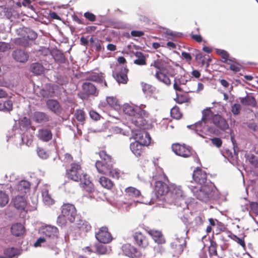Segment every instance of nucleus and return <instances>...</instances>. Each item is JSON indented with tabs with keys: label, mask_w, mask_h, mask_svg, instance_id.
<instances>
[{
	"label": "nucleus",
	"mask_w": 258,
	"mask_h": 258,
	"mask_svg": "<svg viewBox=\"0 0 258 258\" xmlns=\"http://www.w3.org/2000/svg\"><path fill=\"white\" fill-rule=\"evenodd\" d=\"M106 102L115 110H119L121 108V105L119 103L118 100L115 97H107Z\"/></svg>",
	"instance_id": "obj_39"
},
{
	"label": "nucleus",
	"mask_w": 258,
	"mask_h": 258,
	"mask_svg": "<svg viewBox=\"0 0 258 258\" xmlns=\"http://www.w3.org/2000/svg\"><path fill=\"white\" fill-rule=\"evenodd\" d=\"M13 110V102L9 99L0 100V111L10 112Z\"/></svg>",
	"instance_id": "obj_38"
},
{
	"label": "nucleus",
	"mask_w": 258,
	"mask_h": 258,
	"mask_svg": "<svg viewBox=\"0 0 258 258\" xmlns=\"http://www.w3.org/2000/svg\"><path fill=\"white\" fill-rule=\"evenodd\" d=\"M66 174L69 179L75 181H79V179L83 174L82 173L80 165L77 163H72L71 168L67 170Z\"/></svg>",
	"instance_id": "obj_10"
},
{
	"label": "nucleus",
	"mask_w": 258,
	"mask_h": 258,
	"mask_svg": "<svg viewBox=\"0 0 258 258\" xmlns=\"http://www.w3.org/2000/svg\"><path fill=\"white\" fill-rule=\"evenodd\" d=\"M241 66L237 62L230 64L229 69L231 71L237 73L240 71Z\"/></svg>",
	"instance_id": "obj_62"
},
{
	"label": "nucleus",
	"mask_w": 258,
	"mask_h": 258,
	"mask_svg": "<svg viewBox=\"0 0 258 258\" xmlns=\"http://www.w3.org/2000/svg\"><path fill=\"white\" fill-rule=\"evenodd\" d=\"M33 120L37 123H44L49 121L50 116L42 111H35L33 114Z\"/></svg>",
	"instance_id": "obj_20"
},
{
	"label": "nucleus",
	"mask_w": 258,
	"mask_h": 258,
	"mask_svg": "<svg viewBox=\"0 0 258 258\" xmlns=\"http://www.w3.org/2000/svg\"><path fill=\"white\" fill-rule=\"evenodd\" d=\"M100 184L107 189H110L113 185V182L108 178L102 176L99 179Z\"/></svg>",
	"instance_id": "obj_41"
},
{
	"label": "nucleus",
	"mask_w": 258,
	"mask_h": 258,
	"mask_svg": "<svg viewBox=\"0 0 258 258\" xmlns=\"http://www.w3.org/2000/svg\"><path fill=\"white\" fill-rule=\"evenodd\" d=\"M21 123L23 127L29 128L31 126V120L29 118L25 116L22 119Z\"/></svg>",
	"instance_id": "obj_60"
},
{
	"label": "nucleus",
	"mask_w": 258,
	"mask_h": 258,
	"mask_svg": "<svg viewBox=\"0 0 258 258\" xmlns=\"http://www.w3.org/2000/svg\"><path fill=\"white\" fill-rule=\"evenodd\" d=\"M0 16L2 18H6L13 21L19 16L18 12L15 9L10 7H0Z\"/></svg>",
	"instance_id": "obj_15"
},
{
	"label": "nucleus",
	"mask_w": 258,
	"mask_h": 258,
	"mask_svg": "<svg viewBox=\"0 0 258 258\" xmlns=\"http://www.w3.org/2000/svg\"><path fill=\"white\" fill-rule=\"evenodd\" d=\"M11 232L13 235L20 236L24 233L25 228L22 224L17 223L11 226Z\"/></svg>",
	"instance_id": "obj_35"
},
{
	"label": "nucleus",
	"mask_w": 258,
	"mask_h": 258,
	"mask_svg": "<svg viewBox=\"0 0 258 258\" xmlns=\"http://www.w3.org/2000/svg\"><path fill=\"white\" fill-rule=\"evenodd\" d=\"M249 163L255 168H258V157L251 154L247 158Z\"/></svg>",
	"instance_id": "obj_52"
},
{
	"label": "nucleus",
	"mask_w": 258,
	"mask_h": 258,
	"mask_svg": "<svg viewBox=\"0 0 258 258\" xmlns=\"http://www.w3.org/2000/svg\"><path fill=\"white\" fill-rule=\"evenodd\" d=\"M82 91L80 94V98L83 99H87L90 96H97L98 91L96 87L92 83L85 82L82 84Z\"/></svg>",
	"instance_id": "obj_5"
},
{
	"label": "nucleus",
	"mask_w": 258,
	"mask_h": 258,
	"mask_svg": "<svg viewBox=\"0 0 258 258\" xmlns=\"http://www.w3.org/2000/svg\"><path fill=\"white\" fill-rule=\"evenodd\" d=\"M46 104L49 110L54 113L60 112L61 107L58 101L55 99H50L47 100Z\"/></svg>",
	"instance_id": "obj_26"
},
{
	"label": "nucleus",
	"mask_w": 258,
	"mask_h": 258,
	"mask_svg": "<svg viewBox=\"0 0 258 258\" xmlns=\"http://www.w3.org/2000/svg\"><path fill=\"white\" fill-rule=\"evenodd\" d=\"M42 233L47 239V243H56L58 238V230L54 226L47 225L42 229Z\"/></svg>",
	"instance_id": "obj_6"
},
{
	"label": "nucleus",
	"mask_w": 258,
	"mask_h": 258,
	"mask_svg": "<svg viewBox=\"0 0 258 258\" xmlns=\"http://www.w3.org/2000/svg\"><path fill=\"white\" fill-rule=\"evenodd\" d=\"M113 161H107L105 162L104 161H97L95 163V167L98 172L102 174H106L107 169H110L111 165L113 164Z\"/></svg>",
	"instance_id": "obj_28"
},
{
	"label": "nucleus",
	"mask_w": 258,
	"mask_h": 258,
	"mask_svg": "<svg viewBox=\"0 0 258 258\" xmlns=\"http://www.w3.org/2000/svg\"><path fill=\"white\" fill-rule=\"evenodd\" d=\"M16 33L19 36L16 40V43L24 47H30L38 37L37 32L29 27L19 28Z\"/></svg>",
	"instance_id": "obj_3"
},
{
	"label": "nucleus",
	"mask_w": 258,
	"mask_h": 258,
	"mask_svg": "<svg viewBox=\"0 0 258 258\" xmlns=\"http://www.w3.org/2000/svg\"><path fill=\"white\" fill-rule=\"evenodd\" d=\"M152 236L155 242L158 244H163L165 242V240L163 238L161 232L156 231L152 234Z\"/></svg>",
	"instance_id": "obj_44"
},
{
	"label": "nucleus",
	"mask_w": 258,
	"mask_h": 258,
	"mask_svg": "<svg viewBox=\"0 0 258 258\" xmlns=\"http://www.w3.org/2000/svg\"><path fill=\"white\" fill-rule=\"evenodd\" d=\"M183 240L182 244H176L175 242H171L170 243V247L173 253V256H178L180 255L186 246V241L184 238L182 239Z\"/></svg>",
	"instance_id": "obj_27"
},
{
	"label": "nucleus",
	"mask_w": 258,
	"mask_h": 258,
	"mask_svg": "<svg viewBox=\"0 0 258 258\" xmlns=\"http://www.w3.org/2000/svg\"><path fill=\"white\" fill-rule=\"evenodd\" d=\"M85 112L82 109H77L75 113V116L79 122H82L85 120Z\"/></svg>",
	"instance_id": "obj_50"
},
{
	"label": "nucleus",
	"mask_w": 258,
	"mask_h": 258,
	"mask_svg": "<svg viewBox=\"0 0 258 258\" xmlns=\"http://www.w3.org/2000/svg\"><path fill=\"white\" fill-rule=\"evenodd\" d=\"M31 72L36 75H40L44 73L45 68L39 62H34L31 64Z\"/></svg>",
	"instance_id": "obj_36"
},
{
	"label": "nucleus",
	"mask_w": 258,
	"mask_h": 258,
	"mask_svg": "<svg viewBox=\"0 0 258 258\" xmlns=\"http://www.w3.org/2000/svg\"><path fill=\"white\" fill-rule=\"evenodd\" d=\"M251 211L256 216L258 215V203L256 202H251L250 204Z\"/></svg>",
	"instance_id": "obj_64"
},
{
	"label": "nucleus",
	"mask_w": 258,
	"mask_h": 258,
	"mask_svg": "<svg viewBox=\"0 0 258 258\" xmlns=\"http://www.w3.org/2000/svg\"><path fill=\"white\" fill-rule=\"evenodd\" d=\"M146 106L141 104L140 106H133L126 103L122 106L123 112L131 116L132 122L136 126H144L147 124L145 119L148 116V112L144 109Z\"/></svg>",
	"instance_id": "obj_2"
},
{
	"label": "nucleus",
	"mask_w": 258,
	"mask_h": 258,
	"mask_svg": "<svg viewBox=\"0 0 258 258\" xmlns=\"http://www.w3.org/2000/svg\"><path fill=\"white\" fill-rule=\"evenodd\" d=\"M167 74H168L167 70L162 73L156 72L155 76L158 80L169 86L171 84V81Z\"/></svg>",
	"instance_id": "obj_37"
},
{
	"label": "nucleus",
	"mask_w": 258,
	"mask_h": 258,
	"mask_svg": "<svg viewBox=\"0 0 258 258\" xmlns=\"http://www.w3.org/2000/svg\"><path fill=\"white\" fill-rule=\"evenodd\" d=\"M40 95L43 98H50L54 96V90L51 85H47L40 91Z\"/></svg>",
	"instance_id": "obj_33"
},
{
	"label": "nucleus",
	"mask_w": 258,
	"mask_h": 258,
	"mask_svg": "<svg viewBox=\"0 0 258 258\" xmlns=\"http://www.w3.org/2000/svg\"><path fill=\"white\" fill-rule=\"evenodd\" d=\"M207 173L199 167H197L192 173L196 183L190 182L187 187L200 201L205 203L216 201L220 198L219 192L213 182H207Z\"/></svg>",
	"instance_id": "obj_1"
},
{
	"label": "nucleus",
	"mask_w": 258,
	"mask_h": 258,
	"mask_svg": "<svg viewBox=\"0 0 258 258\" xmlns=\"http://www.w3.org/2000/svg\"><path fill=\"white\" fill-rule=\"evenodd\" d=\"M30 183L25 180H22L19 181L16 185V189L21 194H26L30 189Z\"/></svg>",
	"instance_id": "obj_34"
},
{
	"label": "nucleus",
	"mask_w": 258,
	"mask_h": 258,
	"mask_svg": "<svg viewBox=\"0 0 258 258\" xmlns=\"http://www.w3.org/2000/svg\"><path fill=\"white\" fill-rule=\"evenodd\" d=\"M95 237L98 241L102 243H108L112 240L111 235L105 226L99 229V231L96 233Z\"/></svg>",
	"instance_id": "obj_13"
},
{
	"label": "nucleus",
	"mask_w": 258,
	"mask_h": 258,
	"mask_svg": "<svg viewBox=\"0 0 258 258\" xmlns=\"http://www.w3.org/2000/svg\"><path fill=\"white\" fill-rule=\"evenodd\" d=\"M146 142H139L136 140L135 142L132 143L130 144V149L132 152L137 157L140 156L141 154L143 148L147 146Z\"/></svg>",
	"instance_id": "obj_22"
},
{
	"label": "nucleus",
	"mask_w": 258,
	"mask_h": 258,
	"mask_svg": "<svg viewBox=\"0 0 258 258\" xmlns=\"http://www.w3.org/2000/svg\"><path fill=\"white\" fill-rule=\"evenodd\" d=\"M134 241L139 246L146 247L148 245L147 238L140 232H135L133 235Z\"/></svg>",
	"instance_id": "obj_23"
},
{
	"label": "nucleus",
	"mask_w": 258,
	"mask_h": 258,
	"mask_svg": "<svg viewBox=\"0 0 258 258\" xmlns=\"http://www.w3.org/2000/svg\"><path fill=\"white\" fill-rule=\"evenodd\" d=\"M21 144L23 145L25 144L27 146H29L32 142V137L27 134L21 135Z\"/></svg>",
	"instance_id": "obj_47"
},
{
	"label": "nucleus",
	"mask_w": 258,
	"mask_h": 258,
	"mask_svg": "<svg viewBox=\"0 0 258 258\" xmlns=\"http://www.w3.org/2000/svg\"><path fill=\"white\" fill-rule=\"evenodd\" d=\"M90 117L94 120H98L101 117V115L96 111L91 110L89 112Z\"/></svg>",
	"instance_id": "obj_63"
},
{
	"label": "nucleus",
	"mask_w": 258,
	"mask_h": 258,
	"mask_svg": "<svg viewBox=\"0 0 258 258\" xmlns=\"http://www.w3.org/2000/svg\"><path fill=\"white\" fill-rule=\"evenodd\" d=\"M216 52L221 56L222 58L223 59L222 61L225 63L230 65V64L236 62L235 58L230 59L228 58L229 54L225 50L217 48L216 49Z\"/></svg>",
	"instance_id": "obj_32"
},
{
	"label": "nucleus",
	"mask_w": 258,
	"mask_h": 258,
	"mask_svg": "<svg viewBox=\"0 0 258 258\" xmlns=\"http://www.w3.org/2000/svg\"><path fill=\"white\" fill-rule=\"evenodd\" d=\"M169 187L164 182L159 180L155 182L153 192L156 197L159 199L165 195H168Z\"/></svg>",
	"instance_id": "obj_14"
},
{
	"label": "nucleus",
	"mask_w": 258,
	"mask_h": 258,
	"mask_svg": "<svg viewBox=\"0 0 258 258\" xmlns=\"http://www.w3.org/2000/svg\"><path fill=\"white\" fill-rule=\"evenodd\" d=\"M171 116L175 119H180L181 117V114L179 112L178 107H173L170 111Z\"/></svg>",
	"instance_id": "obj_53"
},
{
	"label": "nucleus",
	"mask_w": 258,
	"mask_h": 258,
	"mask_svg": "<svg viewBox=\"0 0 258 258\" xmlns=\"http://www.w3.org/2000/svg\"><path fill=\"white\" fill-rule=\"evenodd\" d=\"M104 76L102 73L93 74L88 76V80L99 84L102 86L107 87V84L104 79Z\"/></svg>",
	"instance_id": "obj_30"
},
{
	"label": "nucleus",
	"mask_w": 258,
	"mask_h": 258,
	"mask_svg": "<svg viewBox=\"0 0 258 258\" xmlns=\"http://www.w3.org/2000/svg\"><path fill=\"white\" fill-rule=\"evenodd\" d=\"M212 143L217 148H220L222 145V140L220 138L214 137L211 139Z\"/></svg>",
	"instance_id": "obj_59"
},
{
	"label": "nucleus",
	"mask_w": 258,
	"mask_h": 258,
	"mask_svg": "<svg viewBox=\"0 0 258 258\" xmlns=\"http://www.w3.org/2000/svg\"><path fill=\"white\" fill-rule=\"evenodd\" d=\"M119 71L113 72V76L118 83L126 84L128 81L127 74L128 70L122 66L119 67Z\"/></svg>",
	"instance_id": "obj_16"
},
{
	"label": "nucleus",
	"mask_w": 258,
	"mask_h": 258,
	"mask_svg": "<svg viewBox=\"0 0 258 258\" xmlns=\"http://www.w3.org/2000/svg\"><path fill=\"white\" fill-rule=\"evenodd\" d=\"M67 220V218L63 216L62 214L58 216L57 219L56 223L57 224L61 227L64 226Z\"/></svg>",
	"instance_id": "obj_58"
},
{
	"label": "nucleus",
	"mask_w": 258,
	"mask_h": 258,
	"mask_svg": "<svg viewBox=\"0 0 258 258\" xmlns=\"http://www.w3.org/2000/svg\"><path fill=\"white\" fill-rule=\"evenodd\" d=\"M99 156L100 158L103 160V161L105 162H108L109 161H112L111 157L110 155L106 154V151L102 150L99 153Z\"/></svg>",
	"instance_id": "obj_56"
},
{
	"label": "nucleus",
	"mask_w": 258,
	"mask_h": 258,
	"mask_svg": "<svg viewBox=\"0 0 258 258\" xmlns=\"http://www.w3.org/2000/svg\"><path fill=\"white\" fill-rule=\"evenodd\" d=\"M230 237L231 239L236 241L239 245H240L243 247H245V243L243 238L239 237L237 235L233 234L232 233H231Z\"/></svg>",
	"instance_id": "obj_55"
},
{
	"label": "nucleus",
	"mask_w": 258,
	"mask_h": 258,
	"mask_svg": "<svg viewBox=\"0 0 258 258\" xmlns=\"http://www.w3.org/2000/svg\"><path fill=\"white\" fill-rule=\"evenodd\" d=\"M153 66L158 70V71L157 72L162 73V72H164L165 71L167 70L164 67L163 63L158 60L154 61Z\"/></svg>",
	"instance_id": "obj_57"
},
{
	"label": "nucleus",
	"mask_w": 258,
	"mask_h": 258,
	"mask_svg": "<svg viewBox=\"0 0 258 258\" xmlns=\"http://www.w3.org/2000/svg\"><path fill=\"white\" fill-rule=\"evenodd\" d=\"M168 195H169L173 200L181 199L183 202V204L180 203V206H181V205H182V207L183 209L188 208V205L186 204V202L182 198L183 191L181 188V186H177L175 185H171L169 187Z\"/></svg>",
	"instance_id": "obj_9"
},
{
	"label": "nucleus",
	"mask_w": 258,
	"mask_h": 258,
	"mask_svg": "<svg viewBox=\"0 0 258 258\" xmlns=\"http://www.w3.org/2000/svg\"><path fill=\"white\" fill-rule=\"evenodd\" d=\"M172 150L176 155L184 158L188 157L191 154L190 147H186L185 144L181 145L178 143L173 144Z\"/></svg>",
	"instance_id": "obj_12"
},
{
	"label": "nucleus",
	"mask_w": 258,
	"mask_h": 258,
	"mask_svg": "<svg viewBox=\"0 0 258 258\" xmlns=\"http://www.w3.org/2000/svg\"><path fill=\"white\" fill-rule=\"evenodd\" d=\"M42 195L43 200L46 204L51 205L53 203V200L49 195L48 190L43 191Z\"/></svg>",
	"instance_id": "obj_51"
},
{
	"label": "nucleus",
	"mask_w": 258,
	"mask_h": 258,
	"mask_svg": "<svg viewBox=\"0 0 258 258\" xmlns=\"http://www.w3.org/2000/svg\"><path fill=\"white\" fill-rule=\"evenodd\" d=\"M81 182V187L88 193H91L94 190V186L93 183L90 181L89 175L83 174L79 179Z\"/></svg>",
	"instance_id": "obj_18"
},
{
	"label": "nucleus",
	"mask_w": 258,
	"mask_h": 258,
	"mask_svg": "<svg viewBox=\"0 0 258 258\" xmlns=\"http://www.w3.org/2000/svg\"><path fill=\"white\" fill-rule=\"evenodd\" d=\"M84 17L88 20L91 22H94L96 20V16L91 12H86L84 14Z\"/></svg>",
	"instance_id": "obj_61"
},
{
	"label": "nucleus",
	"mask_w": 258,
	"mask_h": 258,
	"mask_svg": "<svg viewBox=\"0 0 258 258\" xmlns=\"http://www.w3.org/2000/svg\"><path fill=\"white\" fill-rule=\"evenodd\" d=\"M141 127H139V128L132 130V137L135 140L140 143L141 141L146 142V145L148 146L151 141L150 135L146 131L141 129Z\"/></svg>",
	"instance_id": "obj_8"
},
{
	"label": "nucleus",
	"mask_w": 258,
	"mask_h": 258,
	"mask_svg": "<svg viewBox=\"0 0 258 258\" xmlns=\"http://www.w3.org/2000/svg\"><path fill=\"white\" fill-rule=\"evenodd\" d=\"M38 138L43 142H47L52 138V133L48 128H42L38 132Z\"/></svg>",
	"instance_id": "obj_24"
},
{
	"label": "nucleus",
	"mask_w": 258,
	"mask_h": 258,
	"mask_svg": "<svg viewBox=\"0 0 258 258\" xmlns=\"http://www.w3.org/2000/svg\"><path fill=\"white\" fill-rule=\"evenodd\" d=\"M51 54L55 61L60 63L66 62L67 58L61 50L57 48L53 49L51 51Z\"/></svg>",
	"instance_id": "obj_31"
},
{
	"label": "nucleus",
	"mask_w": 258,
	"mask_h": 258,
	"mask_svg": "<svg viewBox=\"0 0 258 258\" xmlns=\"http://www.w3.org/2000/svg\"><path fill=\"white\" fill-rule=\"evenodd\" d=\"M12 202L15 208L20 210H24L27 205L25 198L21 196L15 197L13 199Z\"/></svg>",
	"instance_id": "obj_29"
},
{
	"label": "nucleus",
	"mask_w": 258,
	"mask_h": 258,
	"mask_svg": "<svg viewBox=\"0 0 258 258\" xmlns=\"http://www.w3.org/2000/svg\"><path fill=\"white\" fill-rule=\"evenodd\" d=\"M125 191L129 196L137 198L141 195V192L135 187L130 186L125 188Z\"/></svg>",
	"instance_id": "obj_42"
},
{
	"label": "nucleus",
	"mask_w": 258,
	"mask_h": 258,
	"mask_svg": "<svg viewBox=\"0 0 258 258\" xmlns=\"http://www.w3.org/2000/svg\"><path fill=\"white\" fill-rule=\"evenodd\" d=\"M37 153L38 155V156L43 159H47L49 155L48 153L43 149L38 148L37 149Z\"/></svg>",
	"instance_id": "obj_54"
},
{
	"label": "nucleus",
	"mask_w": 258,
	"mask_h": 258,
	"mask_svg": "<svg viewBox=\"0 0 258 258\" xmlns=\"http://www.w3.org/2000/svg\"><path fill=\"white\" fill-rule=\"evenodd\" d=\"M12 58L17 62L25 63L29 58V52L25 49L16 48L12 53Z\"/></svg>",
	"instance_id": "obj_11"
},
{
	"label": "nucleus",
	"mask_w": 258,
	"mask_h": 258,
	"mask_svg": "<svg viewBox=\"0 0 258 258\" xmlns=\"http://www.w3.org/2000/svg\"><path fill=\"white\" fill-rule=\"evenodd\" d=\"M241 110V106L238 103H234L232 105L231 111L234 116L239 115Z\"/></svg>",
	"instance_id": "obj_49"
},
{
	"label": "nucleus",
	"mask_w": 258,
	"mask_h": 258,
	"mask_svg": "<svg viewBox=\"0 0 258 258\" xmlns=\"http://www.w3.org/2000/svg\"><path fill=\"white\" fill-rule=\"evenodd\" d=\"M142 90L145 94L152 93L155 91V88L151 85L144 83H141Z\"/></svg>",
	"instance_id": "obj_46"
},
{
	"label": "nucleus",
	"mask_w": 258,
	"mask_h": 258,
	"mask_svg": "<svg viewBox=\"0 0 258 258\" xmlns=\"http://www.w3.org/2000/svg\"><path fill=\"white\" fill-rule=\"evenodd\" d=\"M61 214L71 223L75 222L76 219L79 218L77 215L76 208L73 204H66L63 205L61 207Z\"/></svg>",
	"instance_id": "obj_7"
},
{
	"label": "nucleus",
	"mask_w": 258,
	"mask_h": 258,
	"mask_svg": "<svg viewBox=\"0 0 258 258\" xmlns=\"http://www.w3.org/2000/svg\"><path fill=\"white\" fill-rule=\"evenodd\" d=\"M9 202V197L5 191L0 190V207L6 206Z\"/></svg>",
	"instance_id": "obj_43"
},
{
	"label": "nucleus",
	"mask_w": 258,
	"mask_h": 258,
	"mask_svg": "<svg viewBox=\"0 0 258 258\" xmlns=\"http://www.w3.org/2000/svg\"><path fill=\"white\" fill-rule=\"evenodd\" d=\"M240 103L244 106L255 107L257 102L255 97L251 95H246L245 97L239 98Z\"/></svg>",
	"instance_id": "obj_25"
},
{
	"label": "nucleus",
	"mask_w": 258,
	"mask_h": 258,
	"mask_svg": "<svg viewBox=\"0 0 258 258\" xmlns=\"http://www.w3.org/2000/svg\"><path fill=\"white\" fill-rule=\"evenodd\" d=\"M113 165H111V167L109 168L110 169H107L106 172V174L109 173L110 176L112 177L113 178H115L118 179L119 177V171L117 169H114L113 168Z\"/></svg>",
	"instance_id": "obj_48"
},
{
	"label": "nucleus",
	"mask_w": 258,
	"mask_h": 258,
	"mask_svg": "<svg viewBox=\"0 0 258 258\" xmlns=\"http://www.w3.org/2000/svg\"><path fill=\"white\" fill-rule=\"evenodd\" d=\"M22 251L21 248L9 247L4 250V254L6 256L5 258H18L22 254Z\"/></svg>",
	"instance_id": "obj_21"
},
{
	"label": "nucleus",
	"mask_w": 258,
	"mask_h": 258,
	"mask_svg": "<svg viewBox=\"0 0 258 258\" xmlns=\"http://www.w3.org/2000/svg\"><path fill=\"white\" fill-rule=\"evenodd\" d=\"M212 122L222 130H225L229 127L226 120L218 114H214L212 117Z\"/></svg>",
	"instance_id": "obj_19"
},
{
	"label": "nucleus",
	"mask_w": 258,
	"mask_h": 258,
	"mask_svg": "<svg viewBox=\"0 0 258 258\" xmlns=\"http://www.w3.org/2000/svg\"><path fill=\"white\" fill-rule=\"evenodd\" d=\"M212 114L213 113L210 108L208 107L204 109L202 111V119L194 124L187 125V127L194 130L195 133L199 136L204 137V136L201 134V133L203 132V130L205 127L206 123L207 121L210 120L211 118L212 119V117L214 115Z\"/></svg>",
	"instance_id": "obj_4"
},
{
	"label": "nucleus",
	"mask_w": 258,
	"mask_h": 258,
	"mask_svg": "<svg viewBox=\"0 0 258 258\" xmlns=\"http://www.w3.org/2000/svg\"><path fill=\"white\" fill-rule=\"evenodd\" d=\"M122 250L123 254L130 257L139 258L140 252L134 246L130 243H126L122 246Z\"/></svg>",
	"instance_id": "obj_17"
},
{
	"label": "nucleus",
	"mask_w": 258,
	"mask_h": 258,
	"mask_svg": "<svg viewBox=\"0 0 258 258\" xmlns=\"http://www.w3.org/2000/svg\"><path fill=\"white\" fill-rule=\"evenodd\" d=\"M76 222L78 225V228L80 230L88 232L91 230V226L88 222L79 219L76 221Z\"/></svg>",
	"instance_id": "obj_40"
},
{
	"label": "nucleus",
	"mask_w": 258,
	"mask_h": 258,
	"mask_svg": "<svg viewBox=\"0 0 258 258\" xmlns=\"http://www.w3.org/2000/svg\"><path fill=\"white\" fill-rule=\"evenodd\" d=\"M209 253L210 256L212 255H217V243L214 240H210V245L209 247Z\"/></svg>",
	"instance_id": "obj_45"
}]
</instances>
